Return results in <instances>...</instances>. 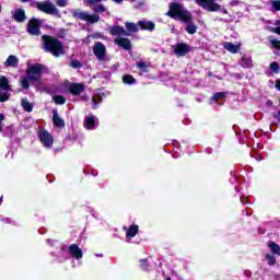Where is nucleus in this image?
<instances>
[{
	"mask_svg": "<svg viewBox=\"0 0 280 280\" xmlns=\"http://www.w3.org/2000/svg\"><path fill=\"white\" fill-rule=\"evenodd\" d=\"M126 30H127V32L135 34V33L139 32V26H137V24H135V23L127 22Z\"/></svg>",
	"mask_w": 280,
	"mask_h": 280,
	"instance_id": "24",
	"label": "nucleus"
},
{
	"mask_svg": "<svg viewBox=\"0 0 280 280\" xmlns=\"http://www.w3.org/2000/svg\"><path fill=\"white\" fill-rule=\"evenodd\" d=\"M22 1H30V0H22Z\"/></svg>",
	"mask_w": 280,
	"mask_h": 280,
	"instance_id": "49",
	"label": "nucleus"
},
{
	"mask_svg": "<svg viewBox=\"0 0 280 280\" xmlns=\"http://www.w3.org/2000/svg\"><path fill=\"white\" fill-rule=\"evenodd\" d=\"M138 27H140V30H148L149 32H153L155 25L150 21H139Z\"/></svg>",
	"mask_w": 280,
	"mask_h": 280,
	"instance_id": "18",
	"label": "nucleus"
},
{
	"mask_svg": "<svg viewBox=\"0 0 280 280\" xmlns=\"http://www.w3.org/2000/svg\"><path fill=\"white\" fill-rule=\"evenodd\" d=\"M52 121L54 125L57 126V128H65V120L60 118V115H58L57 112L54 113Z\"/></svg>",
	"mask_w": 280,
	"mask_h": 280,
	"instance_id": "21",
	"label": "nucleus"
},
{
	"mask_svg": "<svg viewBox=\"0 0 280 280\" xmlns=\"http://www.w3.org/2000/svg\"><path fill=\"white\" fill-rule=\"evenodd\" d=\"M270 32H273V34H278L280 36V27L279 26L271 28Z\"/></svg>",
	"mask_w": 280,
	"mask_h": 280,
	"instance_id": "41",
	"label": "nucleus"
},
{
	"mask_svg": "<svg viewBox=\"0 0 280 280\" xmlns=\"http://www.w3.org/2000/svg\"><path fill=\"white\" fill-rule=\"evenodd\" d=\"M10 82L8 81V78L1 77L0 78V92L1 91H11ZM10 100V94L3 93L0 94V102H8Z\"/></svg>",
	"mask_w": 280,
	"mask_h": 280,
	"instance_id": "7",
	"label": "nucleus"
},
{
	"mask_svg": "<svg viewBox=\"0 0 280 280\" xmlns=\"http://www.w3.org/2000/svg\"><path fill=\"white\" fill-rule=\"evenodd\" d=\"M174 52L178 56H187L189 54V45L187 44H177L175 46Z\"/></svg>",
	"mask_w": 280,
	"mask_h": 280,
	"instance_id": "13",
	"label": "nucleus"
},
{
	"mask_svg": "<svg viewBox=\"0 0 280 280\" xmlns=\"http://www.w3.org/2000/svg\"><path fill=\"white\" fill-rule=\"evenodd\" d=\"M2 201H3V197L0 198V205H1Z\"/></svg>",
	"mask_w": 280,
	"mask_h": 280,
	"instance_id": "47",
	"label": "nucleus"
},
{
	"mask_svg": "<svg viewBox=\"0 0 280 280\" xmlns=\"http://www.w3.org/2000/svg\"><path fill=\"white\" fill-rule=\"evenodd\" d=\"M39 139L45 148L54 145V138L45 129L39 130Z\"/></svg>",
	"mask_w": 280,
	"mask_h": 280,
	"instance_id": "9",
	"label": "nucleus"
},
{
	"mask_svg": "<svg viewBox=\"0 0 280 280\" xmlns=\"http://www.w3.org/2000/svg\"><path fill=\"white\" fill-rule=\"evenodd\" d=\"M13 19L14 21H16L18 23H23L25 21V10L23 9H16L13 12Z\"/></svg>",
	"mask_w": 280,
	"mask_h": 280,
	"instance_id": "17",
	"label": "nucleus"
},
{
	"mask_svg": "<svg viewBox=\"0 0 280 280\" xmlns=\"http://www.w3.org/2000/svg\"><path fill=\"white\" fill-rule=\"evenodd\" d=\"M27 32L32 36H40V22L36 19L30 20Z\"/></svg>",
	"mask_w": 280,
	"mask_h": 280,
	"instance_id": "8",
	"label": "nucleus"
},
{
	"mask_svg": "<svg viewBox=\"0 0 280 280\" xmlns=\"http://www.w3.org/2000/svg\"><path fill=\"white\" fill-rule=\"evenodd\" d=\"M112 36H128V31L121 26H113L110 28Z\"/></svg>",
	"mask_w": 280,
	"mask_h": 280,
	"instance_id": "15",
	"label": "nucleus"
},
{
	"mask_svg": "<svg viewBox=\"0 0 280 280\" xmlns=\"http://www.w3.org/2000/svg\"><path fill=\"white\" fill-rule=\"evenodd\" d=\"M114 43L115 45H118V47H122V49H126V50L132 49V44L128 38H125V37L116 38Z\"/></svg>",
	"mask_w": 280,
	"mask_h": 280,
	"instance_id": "12",
	"label": "nucleus"
},
{
	"mask_svg": "<svg viewBox=\"0 0 280 280\" xmlns=\"http://www.w3.org/2000/svg\"><path fill=\"white\" fill-rule=\"evenodd\" d=\"M271 46L273 47V49H277L278 51H280V40L279 39H275V38H270L269 39Z\"/></svg>",
	"mask_w": 280,
	"mask_h": 280,
	"instance_id": "28",
	"label": "nucleus"
},
{
	"mask_svg": "<svg viewBox=\"0 0 280 280\" xmlns=\"http://www.w3.org/2000/svg\"><path fill=\"white\" fill-rule=\"evenodd\" d=\"M276 89H277L278 91H280V80H278V81L276 82Z\"/></svg>",
	"mask_w": 280,
	"mask_h": 280,
	"instance_id": "44",
	"label": "nucleus"
},
{
	"mask_svg": "<svg viewBox=\"0 0 280 280\" xmlns=\"http://www.w3.org/2000/svg\"><path fill=\"white\" fill-rule=\"evenodd\" d=\"M70 254L72 257H75V259H82V249L78 247V245L73 244L69 247Z\"/></svg>",
	"mask_w": 280,
	"mask_h": 280,
	"instance_id": "19",
	"label": "nucleus"
},
{
	"mask_svg": "<svg viewBox=\"0 0 280 280\" xmlns=\"http://www.w3.org/2000/svg\"><path fill=\"white\" fill-rule=\"evenodd\" d=\"M37 10L39 12H44L45 14H52V16H60V12L58 11V8L51 1H43L36 3Z\"/></svg>",
	"mask_w": 280,
	"mask_h": 280,
	"instance_id": "3",
	"label": "nucleus"
},
{
	"mask_svg": "<svg viewBox=\"0 0 280 280\" xmlns=\"http://www.w3.org/2000/svg\"><path fill=\"white\" fill-rule=\"evenodd\" d=\"M21 105L24 110H26V113H32V110L34 109V105H32V103H30L27 98H22Z\"/></svg>",
	"mask_w": 280,
	"mask_h": 280,
	"instance_id": "23",
	"label": "nucleus"
},
{
	"mask_svg": "<svg viewBox=\"0 0 280 280\" xmlns=\"http://www.w3.org/2000/svg\"><path fill=\"white\" fill-rule=\"evenodd\" d=\"M5 120V115L0 114V133L3 132V121Z\"/></svg>",
	"mask_w": 280,
	"mask_h": 280,
	"instance_id": "36",
	"label": "nucleus"
},
{
	"mask_svg": "<svg viewBox=\"0 0 280 280\" xmlns=\"http://www.w3.org/2000/svg\"><path fill=\"white\" fill-rule=\"evenodd\" d=\"M269 248H270L271 253H275V255H280V246H279V244H277L275 242H270L269 243Z\"/></svg>",
	"mask_w": 280,
	"mask_h": 280,
	"instance_id": "26",
	"label": "nucleus"
},
{
	"mask_svg": "<svg viewBox=\"0 0 280 280\" xmlns=\"http://www.w3.org/2000/svg\"><path fill=\"white\" fill-rule=\"evenodd\" d=\"M43 69H45V67L40 63L31 66L26 70L27 80H30L31 82H37V80H40V75H43Z\"/></svg>",
	"mask_w": 280,
	"mask_h": 280,
	"instance_id": "4",
	"label": "nucleus"
},
{
	"mask_svg": "<svg viewBox=\"0 0 280 280\" xmlns=\"http://www.w3.org/2000/svg\"><path fill=\"white\" fill-rule=\"evenodd\" d=\"M139 233V225H131L127 231V237H135Z\"/></svg>",
	"mask_w": 280,
	"mask_h": 280,
	"instance_id": "25",
	"label": "nucleus"
},
{
	"mask_svg": "<svg viewBox=\"0 0 280 280\" xmlns=\"http://www.w3.org/2000/svg\"><path fill=\"white\" fill-rule=\"evenodd\" d=\"M42 43L44 51L52 54L56 58L63 56L65 48L62 47V43H60V40L57 38H54L49 35H43Z\"/></svg>",
	"mask_w": 280,
	"mask_h": 280,
	"instance_id": "2",
	"label": "nucleus"
},
{
	"mask_svg": "<svg viewBox=\"0 0 280 280\" xmlns=\"http://www.w3.org/2000/svg\"><path fill=\"white\" fill-rule=\"evenodd\" d=\"M166 16H170L171 19H175V21H182L183 23H188L186 26V32L188 34H196L198 26L191 23V20L194 19V16L191 15V12L183 8V4L177 2H172L170 5V10L166 13Z\"/></svg>",
	"mask_w": 280,
	"mask_h": 280,
	"instance_id": "1",
	"label": "nucleus"
},
{
	"mask_svg": "<svg viewBox=\"0 0 280 280\" xmlns=\"http://www.w3.org/2000/svg\"><path fill=\"white\" fill-rule=\"evenodd\" d=\"M223 47L224 49H226V51H230V54H237L240 51V48L242 47V44H233L231 42H224Z\"/></svg>",
	"mask_w": 280,
	"mask_h": 280,
	"instance_id": "14",
	"label": "nucleus"
},
{
	"mask_svg": "<svg viewBox=\"0 0 280 280\" xmlns=\"http://www.w3.org/2000/svg\"><path fill=\"white\" fill-rule=\"evenodd\" d=\"M70 67H73V69H80V67H82V63L79 60H72L70 62Z\"/></svg>",
	"mask_w": 280,
	"mask_h": 280,
	"instance_id": "31",
	"label": "nucleus"
},
{
	"mask_svg": "<svg viewBox=\"0 0 280 280\" xmlns=\"http://www.w3.org/2000/svg\"><path fill=\"white\" fill-rule=\"evenodd\" d=\"M74 15L81 21H86V23H100V16L97 14H89L86 11H77Z\"/></svg>",
	"mask_w": 280,
	"mask_h": 280,
	"instance_id": "6",
	"label": "nucleus"
},
{
	"mask_svg": "<svg viewBox=\"0 0 280 280\" xmlns=\"http://www.w3.org/2000/svg\"><path fill=\"white\" fill-rule=\"evenodd\" d=\"M93 10L94 12H106V7L103 4H98Z\"/></svg>",
	"mask_w": 280,
	"mask_h": 280,
	"instance_id": "33",
	"label": "nucleus"
},
{
	"mask_svg": "<svg viewBox=\"0 0 280 280\" xmlns=\"http://www.w3.org/2000/svg\"><path fill=\"white\" fill-rule=\"evenodd\" d=\"M122 82L125 84H135V82H137V80H135V77H132L130 74H126L122 77Z\"/></svg>",
	"mask_w": 280,
	"mask_h": 280,
	"instance_id": "27",
	"label": "nucleus"
},
{
	"mask_svg": "<svg viewBox=\"0 0 280 280\" xmlns=\"http://www.w3.org/2000/svg\"><path fill=\"white\" fill-rule=\"evenodd\" d=\"M4 67H12L13 69H16V67H19V57L14 55L9 56L4 61Z\"/></svg>",
	"mask_w": 280,
	"mask_h": 280,
	"instance_id": "16",
	"label": "nucleus"
},
{
	"mask_svg": "<svg viewBox=\"0 0 280 280\" xmlns=\"http://www.w3.org/2000/svg\"><path fill=\"white\" fill-rule=\"evenodd\" d=\"M67 89L72 95H80V93H84L86 85L84 83H69Z\"/></svg>",
	"mask_w": 280,
	"mask_h": 280,
	"instance_id": "11",
	"label": "nucleus"
},
{
	"mask_svg": "<svg viewBox=\"0 0 280 280\" xmlns=\"http://www.w3.org/2000/svg\"><path fill=\"white\" fill-rule=\"evenodd\" d=\"M275 25H277V27H280V20H277V21L275 22Z\"/></svg>",
	"mask_w": 280,
	"mask_h": 280,
	"instance_id": "45",
	"label": "nucleus"
},
{
	"mask_svg": "<svg viewBox=\"0 0 280 280\" xmlns=\"http://www.w3.org/2000/svg\"><path fill=\"white\" fill-rule=\"evenodd\" d=\"M241 65L244 67V69H250V67H253V58L249 56H243L241 59Z\"/></svg>",
	"mask_w": 280,
	"mask_h": 280,
	"instance_id": "22",
	"label": "nucleus"
},
{
	"mask_svg": "<svg viewBox=\"0 0 280 280\" xmlns=\"http://www.w3.org/2000/svg\"><path fill=\"white\" fill-rule=\"evenodd\" d=\"M166 280H172V278H166Z\"/></svg>",
	"mask_w": 280,
	"mask_h": 280,
	"instance_id": "48",
	"label": "nucleus"
},
{
	"mask_svg": "<svg viewBox=\"0 0 280 280\" xmlns=\"http://www.w3.org/2000/svg\"><path fill=\"white\" fill-rule=\"evenodd\" d=\"M270 69H271V71H279V63L272 62V63L270 65Z\"/></svg>",
	"mask_w": 280,
	"mask_h": 280,
	"instance_id": "38",
	"label": "nucleus"
},
{
	"mask_svg": "<svg viewBox=\"0 0 280 280\" xmlns=\"http://www.w3.org/2000/svg\"><path fill=\"white\" fill-rule=\"evenodd\" d=\"M93 54L96 56L97 60H104L106 58V46L102 43H96L93 47Z\"/></svg>",
	"mask_w": 280,
	"mask_h": 280,
	"instance_id": "10",
	"label": "nucleus"
},
{
	"mask_svg": "<svg viewBox=\"0 0 280 280\" xmlns=\"http://www.w3.org/2000/svg\"><path fill=\"white\" fill-rule=\"evenodd\" d=\"M85 128L88 130H93L95 128V116L90 115L85 117Z\"/></svg>",
	"mask_w": 280,
	"mask_h": 280,
	"instance_id": "20",
	"label": "nucleus"
},
{
	"mask_svg": "<svg viewBox=\"0 0 280 280\" xmlns=\"http://www.w3.org/2000/svg\"><path fill=\"white\" fill-rule=\"evenodd\" d=\"M57 5H59V8H66L67 0H57Z\"/></svg>",
	"mask_w": 280,
	"mask_h": 280,
	"instance_id": "37",
	"label": "nucleus"
},
{
	"mask_svg": "<svg viewBox=\"0 0 280 280\" xmlns=\"http://www.w3.org/2000/svg\"><path fill=\"white\" fill-rule=\"evenodd\" d=\"M271 5L275 10L280 11V0L272 1Z\"/></svg>",
	"mask_w": 280,
	"mask_h": 280,
	"instance_id": "35",
	"label": "nucleus"
},
{
	"mask_svg": "<svg viewBox=\"0 0 280 280\" xmlns=\"http://www.w3.org/2000/svg\"><path fill=\"white\" fill-rule=\"evenodd\" d=\"M54 102L55 104H65L66 100H65V96L62 95H56L54 96Z\"/></svg>",
	"mask_w": 280,
	"mask_h": 280,
	"instance_id": "29",
	"label": "nucleus"
},
{
	"mask_svg": "<svg viewBox=\"0 0 280 280\" xmlns=\"http://www.w3.org/2000/svg\"><path fill=\"white\" fill-rule=\"evenodd\" d=\"M0 12H1V5H0Z\"/></svg>",
	"mask_w": 280,
	"mask_h": 280,
	"instance_id": "50",
	"label": "nucleus"
},
{
	"mask_svg": "<svg viewBox=\"0 0 280 280\" xmlns=\"http://www.w3.org/2000/svg\"><path fill=\"white\" fill-rule=\"evenodd\" d=\"M98 1H102V0H88V3L90 5H93V4L97 3Z\"/></svg>",
	"mask_w": 280,
	"mask_h": 280,
	"instance_id": "42",
	"label": "nucleus"
},
{
	"mask_svg": "<svg viewBox=\"0 0 280 280\" xmlns=\"http://www.w3.org/2000/svg\"><path fill=\"white\" fill-rule=\"evenodd\" d=\"M30 79H27V78H24V79H22V81H21V86L23 88V89H30V81H28Z\"/></svg>",
	"mask_w": 280,
	"mask_h": 280,
	"instance_id": "32",
	"label": "nucleus"
},
{
	"mask_svg": "<svg viewBox=\"0 0 280 280\" xmlns=\"http://www.w3.org/2000/svg\"><path fill=\"white\" fill-rule=\"evenodd\" d=\"M92 102H93L94 106H96V104H100V102H102V98L94 96L92 98Z\"/></svg>",
	"mask_w": 280,
	"mask_h": 280,
	"instance_id": "40",
	"label": "nucleus"
},
{
	"mask_svg": "<svg viewBox=\"0 0 280 280\" xmlns=\"http://www.w3.org/2000/svg\"><path fill=\"white\" fill-rule=\"evenodd\" d=\"M115 3H121L124 0H114Z\"/></svg>",
	"mask_w": 280,
	"mask_h": 280,
	"instance_id": "46",
	"label": "nucleus"
},
{
	"mask_svg": "<svg viewBox=\"0 0 280 280\" xmlns=\"http://www.w3.org/2000/svg\"><path fill=\"white\" fill-rule=\"evenodd\" d=\"M137 67L139 69H141L142 71H147L148 70V63L143 62V61H140L137 63Z\"/></svg>",
	"mask_w": 280,
	"mask_h": 280,
	"instance_id": "34",
	"label": "nucleus"
},
{
	"mask_svg": "<svg viewBox=\"0 0 280 280\" xmlns=\"http://www.w3.org/2000/svg\"><path fill=\"white\" fill-rule=\"evenodd\" d=\"M217 0H196L197 5L207 10V12H220L222 5L215 2Z\"/></svg>",
	"mask_w": 280,
	"mask_h": 280,
	"instance_id": "5",
	"label": "nucleus"
},
{
	"mask_svg": "<svg viewBox=\"0 0 280 280\" xmlns=\"http://www.w3.org/2000/svg\"><path fill=\"white\" fill-rule=\"evenodd\" d=\"M222 97H224V93H217L213 96V100L218 101V100H222Z\"/></svg>",
	"mask_w": 280,
	"mask_h": 280,
	"instance_id": "39",
	"label": "nucleus"
},
{
	"mask_svg": "<svg viewBox=\"0 0 280 280\" xmlns=\"http://www.w3.org/2000/svg\"><path fill=\"white\" fill-rule=\"evenodd\" d=\"M266 259H267L269 266H275V264H276V261H277V259L275 258V256H272V255H270V254H267V255H266Z\"/></svg>",
	"mask_w": 280,
	"mask_h": 280,
	"instance_id": "30",
	"label": "nucleus"
},
{
	"mask_svg": "<svg viewBox=\"0 0 280 280\" xmlns=\"http://www.w3.org/2000/svg\"><path fill=\"white\" fill-rule=\"evenodd\" d=\"M141 5H143V1H138L136 2L135 8L139 9Z\"/></svg>",
	"mask_w": 280,
	"mask_h": 280,
	"instance_id": "43",
	"label": "nucleus"
}]
</instances>
